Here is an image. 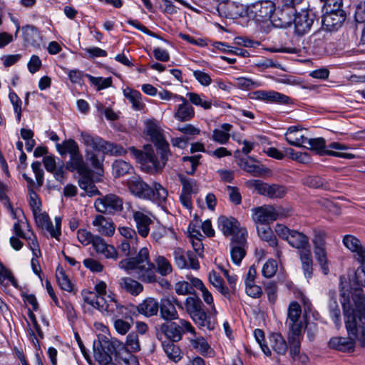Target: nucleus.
I'll return each mask as SVG.
<instances>
[{"mask_svg":"<svg viewBox=\"0 0 365 365\" xmlns=\"http://www.w3.org/2000/svg\"><path fill=\"white\" fill-rule=\"evenodd\" d=\"M341 304L345 317L346 328L349 337H333L329 345L331 348L343 352L354 350V340L361 346H365V297L361 289H356L351 294V302L345 294H341Z\"/></svg>","mask_w":365,"mask_h":365,"instance_id":"nucleus-1","label":"nucleus"},{"mask_svg":"<svg viewBox=\"0 0 365 365\" xmlns=\"http://www.w3.org/2000/svg\"><path fill=\"white\" fill-rule=\"evenodd\" d=\"M157 153L160 155V160L158 158L150 145L144 147V151L138 150L133 147L130 148L131 153L141 164L143 170L149 173L160 171L165 165L171 152L169 149V143L165 140L162 143L156 144Z\"/></svg>","mask_w":365,"mask_h":365,"instance_id":"nucleus-2","label":"nucleus"},{"mask_svg":"<svg viewBox=\"0 0 365 365\" xmlns=\"http://www.w3.org/2000/svg\"><path fill=\"white\" fill-rule=\"evenodd\" d=\"M118 266L128 273H133L143 282L153 283L156 281L155 267L150 261L149 251L147 247L141 248L135 257L121 260Z\"/></svg>","mask_w":365,"mask_h":365,"instance_id":"nucleus-3","label":"nucleus"},{"mask_svg":"<svg viewBox=\"0 0 365 365\" xmlns=\"http://www.w3.org/2000/svg\"><path fill=\"white\" fill-rule=\"evenodd\" d=\"M127 185L133 195L159 205L165 202L168 195L167 190L160 183L154 182L152 186H150L139 176L131 177L128 180Z\"/></svg>","mask_w":365,"mask_h":365,"instance_id":"nucleus-4","label":"nucleus"},{"mask_svg":"<svg viewBox=\"0 0 365 365\" xmlns=\"http://www.w3.org/2000/svg\"><path fill=\"white\" fill-rule=\"evenodd\" d=\"M56 149L63 158L67 154L69 155L70 159L66 164L68 170L78 172L83 170L85 168L83 157L80 152L78 143L74 140L70 138L63 140L61 143H57Z\"/></svg>","mask_w":365,"mask_h":365,"instance_id":"nucleus-5","label":"nucleus"},{"mask_svg":"<svg viewBox=\"0 0 365 365\" xmlns=\"http://www.w3.org/2000/svg\"><path fill=\"white\" fill-rule=\"evenodd\" d=\"M274 11L275 4L272 1L264 0L256 1L246 7L241 5L240 11L237 12L236 14L240 16L246 14L257 21H266L274 17Z\"/></svg>","mask_w":365,"mask_h":365,"instance_id":"nucleus-6","label":"nucleus"},{"mask_svg":"<svg viewBox=\"0 0 365 365\" xmlns=\"http://www.w3.org/2000/svg\"><path fill=\"white\" fill-rule=\"evenodd\" d=\"M274 231L280 238L286 240L290 246L297 249L299 252L310 248L309 237L302 232L290 230L282 224L276 225Z\"/></svg>","mask_w":365,"mask_h":365,"instance_id":"nucleus-7","label":"nucleus"},{"mask_svg":"<svg viewBox=\"0 0 365 365\" xmlns=\"http://www.w3.org/2000/svg\"><path fill=\"white\" fill-rule=\"evenodd\" d=\"M218 227L225 236L230 237V242L238 240L245 242L247 232L245 228L240 227V222L234 217L220 216L217 220Z\"/></svg>","mask_w":365,"mask_h":365,"instance_id":"nucleus-8","label":"nucleus"},{"mask_svg":"<svg viewBox=\"0 0 365 365\" xmlns=\"http://www.w3.org/2000/svg\"><path fill=\"white\" fill-rule=\"evenodd\" d=\"M94 350L107 354H114L116 359H121L130 350L125 343H123L115 338L108 339L104 336L98 344H94Z\"/></svg>","mask_w":365,"mask_h":365,"instance_id":"nucleus-9","label":"nucleus"},{"mask_svg":"<svg viewBox=\"0 0 365 365\" xmlns=\"http://www.w3.org/2000/svg\"><path fill=\"white\" fill-rule=\"evenodd\" d=\"M252 218L259 225H267L279 217H287L288 214L284 212L282 207H274L272 205H263L253 210Z\"/></svg>","mask_w":365,"mask_h":365,"instance_id":"nucleus-10","label":"nucleus"},{"mask_svg":"<svg viewBox=\"0 0 365 365\" xmlns=\"http://www.w3.org/2000/svg\"><path fill=\"white\" fill-rule=\"evenodd\" d=\"M301 313L302 309L297 302L290 303L287 313L289 327L288 339L302 336L304 324L300 319Z\"/></svg>","mask_w":365,"mask_h":365,"instance_id":"nucleus-11","label":"nucleus"},{"mask_svg":"<svg viewBox=\"0 0 365 365\" xmlns=\"http://www.w3.org/2000/svg\"><path fill=\"white\" fill-rule=\"evenodd\" d=\"M304 148L311 150L319 155H330L338 158L352 159L354 155L347 153H339L327 149L326 140L323 138H307Z\"/></svg>","mask_w":365,"mask_h":365,"instance_id":"nucleus-12","label":"nucleus"},{"mask_svg":"<svg viewBox=\"0 0 365 365\" xmlns=\"http://www.w3.org/2000/svg\"><path fill=\"white\" fill-rule=\"evenodd\" d=\"M119 232L124 237L118 246L119 250L127 257H131L136 253L138 247V240L136 232L128 227H122Z\"/></svg>","mask_w":365,"mask_h":365,"instance_id":"nucleus-13","label":"nucleus"},{"mask_svg":"<svg viewBox=\"0 0 365 365\" xmlns=\"http://www.w3.org/2000/svg\"><path fill=\"white\" fill-rule=\"evenodd\" d=\"M247 185L255 187L259 195L269 198H282L287 193L286 188L278 184H268L258 180L248 181Z\"/></svg>","mask_w":365,"mask_h":365,"instance_id":"nucleus-14","label":"nucleus"},{"mask_svg":"<svg viewBox=\"0 0 365 365\" xmlns=\"http://www.w3.org/2000/svg\"><path fill=\"white\" fill-rule=\"evenodd\" d=\"M123 200L116 195L108 194L96 200L94 206L102 213H114L123 210Z\"/></svg>","mask_w":365,"mask_h":365,"instance_id":"nucleus-15","label":"nucleus"},{"mask_svg":"<svg viewBox=\"0 0 365 365\" xmlns=\"http://www.w3.org/2000/svg\"><path fill=\"white\" fill-rule=\"evenodd\" d=\"M174 261L180 269L190 268L198 269L200 264L195 255L192 252H185L180 247H176L173 251Z\"/></svg>","mask_w":365,"mask_h":365,"instance_id":"nucleus-16","label":"nucleus"},{"mask_svg":"<svg viewBox=\"0 0 365 365\" xmlns=\"http://www.w3.org/2000/svg\"><path fill=\"white\" fill-rule=\"evenodd\" d=\"M346 14L340 9H333L327 12L322 17V29L327 31L338 30L344 22Z\"/></svg>","mask_w":365,"mask_h":365,"instance_id":"nucleus-17","label":"nucleus"},{"mask_svg":"<svg viewBox=\"0 0 365 365\" xmlns=\"http://www.w3.org/2000/svg\"><path fill=\"white\" fill-rule=\"evenodd\" d=\"M310 12L306 7L300 8V10L298 11V14L295 16L293 21L297 34L303 35L310 30L314 22V19L310 16Z\"/></svg>","mask_w":365,"mask_h":365,"instance_id":"nucleus-18","label":"nucleus"},{"mask_svg":"<svg viewBox=\"0 0 365 365\" xmlns=\"http://www.w3.org/2000/svg\"><path fill=\"white\" fill-rule=\"evenodd\" d=\"M113 294H108L107 299L96 297L88 304L101 312H106L108 314H114L119 308L118 302L114 299Z\"/></svg>","mask_w":365,"mask_h":365,"instance_id":"nucleus-19","label":"nucleus"},{"mask_svg":"<svg viewBox=\"0 0 365 365\" xmlns=\"http://www.w3.org/2000/svg\"><path fill=\"white\" fill-rule=\"evenodd\" d=\"M343 244L354 254V258L360 264L365 263V248L358 238L353 235H345L343 239Z\"/></svg>","mask_w":365,"mask_h":365,"instance_id":"nucleus-20","label":"nucleus"},{"mask_svg":"<svg viewBox=\"0 0 365 365\" xmlns=\"http://www.w3.org/2000/svg\"><path fill=\"white\" fill-rule=\"evenodd\" d=\"M298 14V11L294 9L284 6V4H281L279 6V9L277 10L275 16L273 17V21L276 22L279 21L277 24L278 26L287 27L289 26L294 21L295 16Z\"/></svg>","mask_w":365,"mask_h":365,"instance_id":"nucleus-21","label":"nucleus"},{"mask_svg":"<svg viewBox=\"0 0 365 365\" xmlns=\"http://www.w3.org/2000/svg\"><path fill=\"white\" fill-rule=\"evenodd\" d=\"M43 163L46 170L52 173L57 181L64 183L65 171L63 162L57 166L56 157L54 155H46L43 159Z\"/></svg>","mask_w":365,"mask_h":365,"instance_id":"nucleus-22","label":"nucleus"},{"mask_svg":"<svg viewBox=\"0 0 365 365\" xmlns=\"http://www.w3.org/2000/svg\"><path fill=\"white\" fill-rule=\"evenodd\" d=\"M81 140L86 147L91 148L93 151L105 153L107 141L100 136L93 135L88 132L82 131L81 133Z\"/></svg>","mask_w":365,"mask_h":365,"instance_id":"nucleus-23","label":"nucleus"},{"mask_svg":"<svg viewBox=\"0 0 365 365\" xmlns=\"http://www.w3.org/2000/svg\"><path fill=\"white\" fill-rule=\"evenodd\" d=\"M217 311L213 306L212 311L209 313L204 310L194 317L192 319L195 324L200 329L213 330L215 326V319L214 315H215Z\"/></svg>","mask_w":365,"mask_h":365,"instance_id":"nucleus-24","label":"nucleus"},{"mask_svg":"<svg viewBox=\"0 0 365 365\" xmlns=\"http://www.w3.org/2000/svg\"><path fill=\"white\" fill-rule=\"evenodd\" d=\"M133 220L135 222L138 233L142 237H146L150 232V225L153 220L149 216L141 211H135L133 213Z\"/></svg>","mask_w":365,"mask_h":365,"instance_id":"nucleus-25","label":"nucleus"},{"mask_svg":"<svg viewBox=\"0 0 365 365\" xmlns=\"http://www.w3.org/2000/svg\"><path fill=\"white\" fill-rule=\"evenodd\" d=\"M174 98L182 101V103L178 106L177 111L175 113V118L180 121H187L194 117L195 112L192 106L183 97L175 95Z\"/></svg>","mask_w":365,"mask_h":365,"instance_id":"nucleus-26","label":"nucleus"},{"mask_svg":"<svg viewBox=\"0 0 365 365\" xmlns=\"http://www.w3.org/2000/svg\"><path fill=\"white\" fill-rule=\"evenodd\" d=\"M160 303L153 297H148L137 306L139 314L146 317H150L158 314Z\"/></svg>","mask_w":365,"mask_h":365,"instance_id":"nucleus-27","label":"nucleus"},{"mask_svg":"<svg viewBox=\"0 0 365 365\" xmlns=\"http://www.w3.org/2000/svg\"><path fill=\"white\" fill-rule=\"evenodd\" d=\"M257 99L271 103H287L289 98L274 91H257L255 93Z\"/></svg>","mask_w":365,"mask_h":365,"instance_id":"nucleus-28","label":"nucleus"},{"mask_svg":"<svg viewBox=\"0 0 365 365\" xmlns=\"http://www.w3.org/2000/svg\"><path fill=\"white\" fill-rule=\"evenodd\" d=\"M161 318L167 321L178 319V314L170 298L162 299L159 308Z\"/></svg>","mask_w":365,"mask_h":365,"instance_id":"nucleus-29","label":"nucleus"},{"mask_svg":"<svg viewBox=\"0 0 365 365\" xmlns=\"http://www.w3.org/2000/svg\"><path fill=\"white\" fill-rule=\"evenodd\" d=\"M145 132L155 145L162 143L165 140L162 130L155 120H148L145 121Z\"/></svg>","mask_w":365,"mask_h":365,"instance_id":"nucleus-30","label":"nucleus"},{"mask_svg":"<svg viewBox=\"0 0 365 365\" xmlns=\"http://www.w3.org/2000/svg\"><path fill=\"white\" fill-rule=\"evenodd\" d=\"M92 224L96 227L97 231L103 235L112 236L115 232V227L112 221L103 215H97Z\"/></svg>","mask_w":365,"mask_h":365,"instance_id":"nucleus-31","label":"nucleus"},{"mask_svg":"<svg viewBox=\"0 0 365 365\" xmlns=\"http://www.w3.org/2000/svg\"><path fill=\"white\" fill-rule=\"evenodd\" d=\"M302 129L297 126H291L287 129L285 133L287 141L292 145L297 147H303L307 138L302 133Z\"/></svg>","mask_w":365,"mask_h":365,"instance_id":"nucleus-32","label":"nucleus"},{"mask_svg":"<svg viewBox=\"0 0 365 365\" xmlns=\"http://www.w3.org/2000/svg\"><path fill=\"white\" fill-rule=\"evenodd\" d=\"M247 246V239L245 237V242H240L238 240L230 242V255L233 263L240 265L242 259L246 255L245 247Z\"/></svg>","mask_w":365,"mask_h":365,"instance_id":"nucleus-33","label":"nucleus"},{"mask_svg":"<svg viewBox=\"0 0 365 365\" xmlns=\"http://www.w3.org/2000/svg\"><path fill=\"white\" fill-rule=\"evenodd\" d=\"M120 288L133 296L138 295L143 290V286L138 281L128 277H122L119 279Z\"/></svg>","mask_w":365,"mask_h":365,"instance_id":"nucleus-34","label":"nucleus"},{"mask_svg":"<svg viewBox=\"0 0 365 365\" xmlns=\"http://www.w3.org/2000/svg\"><path fill=\"white\" fill-rule=\"evenodd\" d=\"M302 336L288 339L290 349V356L294 361H297L302 365L308 362V357L305 354H300V344Z\"/></svg>","mask_w":365,"mask_h":365,"instance_id":"nucleus-35","label":"nucleus"},{"mask_svg":"<svg viewBox=\"0 0 365 365\" xmlns=\"http://www.w3.org/2000/svg\"><path fill=\"white\" fill-rule=\"evenodd\" d=\"M204 304L198 297H188L185 302L186 312L191 319L205 310Z\"/></svg>","mask_w":365,"mask_h":365,"instance_id":"nucleus-36","label":"nucleus"},{"mask_svg":"<svg viewBox=\"0 0 365 365\" xmlns=\"http://www.w3.org/2000/svg\"><path fill=\"white\" fill-rule=\"evenodd\" d=\"M302 268L306 278L309 279L313 273V259L310 248L299 252Z\"/></svg>","mask_w":365,"mask_h":365,"instance_id":"nucleus-37","label":"nucleus"},{"mask_svg":"<svg viewBox=\"0 0 365 365\" xmlns=\"http://www.w3.org/2000/svg\"><path fill=\"white\" fill-rule=\"evenodd\" d=\"M160 331L167 337L168 341H179L181 339L180 333L176 322H166L160 326Z\"/></svg>","mask_w":365,"mask_h":365,"instance_id":"nucleus-38","label":"nucleus"},{"mask_svg":"<svg viewBox=\"0 0 365 365\" xmlns=\"http://www.w3.org/2000/svg\"><path fill=\"white\" fill-rule=\"evenodd\" d=\"M24 41L29 45L37 44L41 39V35L37 28L32 25H26L21 28Z\"/></svg>","mask_w":365,"mask_h":365,"instance_id":"nucleus-39","label":"nucleus"},{"mask_svg":"<svg viewBox=\"0 0 365 365\" xmlns=\"http://www.w3.org/2000/svg\"><path fill=\"white\" fill-rule=\"evenodd\" d=\"M329 310L330 315L337 326L341 322V311L336 301V292L335 291L329 292Z\"/></svg>","mask_w":365,"mask_h":365,"instance_id":"nucleus-40","label":"nucleus"},{"mask_svg":"<svg viewBox=\"0 0 365 365\" xmlns=\"http://www.w3.org/2000/svg\"><path fill=\"white\" fill-rule=\"evenodd\" d=\"M257 230L259 237L262 240L267 242L270 246L276 247L277 245V238L269 225H257Z\"/></svg>","mask_w":365,"mask_h":365,"instance_id":"nucleus-41","label":"nucleus"},{"mask_svg":"<svg viewBox=\"0 0 365 365\" xmlns=\"http://www.w3.org/2000/svg\"><path fill=\"white\" fill-rule=\"evenodd\" d=\"M113 175L115 178L125 175L126 174H130L133 171L132 165L123 160H116L112 165Z\"/></svg>","mask_w":365,"mask_h":365,"instance_id":"nucleus-42","label":"nucleus"},{"mask_svg":"<svg viewBox=\"0 0 365 365\" xmlns=\"http://www.w3.org/2000/svg\"><path fill=\"white\" fill-rule=\"evenodd\" d=\"M272 349L279 355H284L287 351V344L280 334H273L270 336Z\"/></svg>","mask_w":365,"mask_h":365,"instance_id":"nucleus-43","label":"nucleus"},{"mask_svg":"<svg viewBox=\"0 0 365 365\" xmlns=\"http://www.w3.org/2000/svg\"><path fill=\"white\" fill-rule=\"evenodd\" d=\"M150 237L154 242L160 244L165 237L174 239L175 234L171 229H167L163 226H158L152 231Z\"/></svg>","mask_w":365,"mask_h":365,"instance_id":"nucleus-44","label":"nucleus"},{"mask_svg":"<svg viewBox=\"0 0 365 365\" xmlns=\"http://www.w3.org/2000/svg\"><path fill=\"white\" fill-rule=\"evenodd\" d=\"M123 93L125 97L132 103L134 109L140 110L143 108L144 103L142 102V95L139 91L126 88L123 91Z\"/></svg>","mask_w":365,"mask_h":365,"instance_id":"nucleus-45","label":"nucleus"},{"mask_svg":"<svg viewBox=\"0 0 365 365\" xmlns=\"http://www.w3.org/2000/svg\"><path fill=\"white\" fill-rule=\"evenodd\" d=\"M174 342L172 341H164L162 343V346L168 357L174 361H178L180 359L181 351Z\"/></svg>","mask_w":365,"mask_h":365,"instance_id":"nucleus-46","label":"nucleus"},{"mask_svg":"<svg viewBox=\"0 0 365 365\" xmlns=\"http://www.w3.org/2000/svg\"><path fill=\"white\" fill-rule=\"evenodd\" d=\"M210 282L225 297H230L228 288L224 285V281L215 272L209 273Z\"/></svg>","mask_w":365,"mask_h":365,"instance_id":"nucleus-47","label":"nucleus"},{"mask_svg":"<svg viewBox=\"0 0 365 365\" xmlns=\"http://www.w3.org/2000/svg\"><path fill=\"white\" fill-rule=\"evenodd\" d=\"M22 176L27 182V187L30 194V205L33 210L35 211L36 209H39L40 207V202L36 199V193L34 190L36 188V182L32 178L27 176L26 173H24Z\"/></svg>","mask_w":365,"mask_h":365,"instance_id":"nucleus-48","label":"nucleus"},{"mask_svg":"<svg viewBox=\"0 0 365 365\" xmlns=\"http://www.w3.org/2000/svg\"><path fill=\"white\" fill-rule=\"evenodd\" d=\"M154 261L157 267V271L162 276H166L173 272L171 264L164 256H157Z\"/></svg>","mask_w":365,"mask_h":365,"instance_id":"nucleus-49","label":"nucleus"},{"mask_svg":"<svg viewBox=\"0 0 365 365\" xmlns=\"http://www.w3.org/2000/svg\"><path fill=\"white\" fill-rule=\"evenodd\" d=\"M314 253L318 262L319 263L323 273L327 275L329 273L327 264V250L325 247H314Z\"/></svg>","mask_w":365,"mask_h":365,"instance_id":"nucleus-50","label":"nucleus"},{"mask_svg":"<svg viewBox=\"0 0 365 365\" xmlns=\"http://www.w3.org/2000/svg\"><path fill=\"white\" fill-rule=\"evenodd\" d=\"M56 276L60 287L67 292H71L73 288L72 284L61 267L57 268Z\"/></svg>","mask_w":365,"mask_h":365,"instance_id":"nucleus-51","label":"nucleus"},{"mask_svg":"<svg viewBox=\"0 0 365 365\" xmlns=\"http://www.w3.org/2000/svg\"><path fill=\"white\" fill-rule=\"evenodd\" d=\"M304 184L313 188H329L327 182L319 176H308L304 179Z\"/></svg>","mask_w":365,"mask_h":365,"instance_id":"nucleus-52","label":"nucleus"},{"mask_svg":"<svg viewBox=\"0 0 365 365\" xmlns=\"http://www.w3.org/2000/svg\"><path fill=\"white\" fill-rule=\"evenodd\" d=\"M240 166L246 172L251 173L254 176H258L262 174V169L257 165L253 164L247 159L242 158L240 160Z\"/></svg>","mask_w":365,"mask_h":365,"instance_id":"nucleus-53","label":"nucleus"},{"mask_svg":"<svg viewBox=\"0 0 365 365\" xmlns=\"http://www.w3.org/2000/svg\"><path fill=\"white\" fill-rule=\"evenodd\" d=\"M191 344L201 354H207L210 350V345L202 336L191 339Z\"/></svg>","mask_w":365,"mask_h":365,"instance_id":"nucleus-54","label":"nucleus"},{"mask_svg":"<svg viewBox=\"0 0 365 365\" xmlns=\"http://www.w3.org/2000/svg\"><path fill=\"white\" fill-rule=\"evenodd\" d=\"M9 98L13 106L14 113L16 114V120L18 122H20L22 111V101L14 91L9 93Z\"/></svg>","mask_w":365,"mask_h":365,"instance_id":"nucleus-55","label":"nucleus"},{"mask_svg":"<svg viewBox=\"0 0 365 365\" xmlns=\"http://www.w3.org/2000/svg\"><path fill=\"white\" fill-rule=\"evenodd\" d=\"M235 86L242 90H252L258 87L259 84L250 78L240 77L236 78Z\"/></svg>","mask_w":365,"mask_h":365,"instance_id":"nucleus-56","label":"nucleus"},{"mask_svg":"<svg viewBox=\"0 0 365 365\" xmlns=\"http://www.w3.org/2000/svg\"><path fill=\"white\" fill-rule=\"evenodd\" d=\"M87 77L93 85L97 86L98 90L106 88L112 84L111 78H104L102 77H94L91 75H87Z\"/></svg>","mask_w":365,"mask_h":365,"instance_id":"nucleus-57","label":"nucleus"},{"mask_svg":"<svg viewBox=\"0 0 365 365\" xmlns=\"http://www.w3.org/2000/svg\"><path fill=\"white\" fill-rule=\"evenodd\" d=\"M31 168L35 174L36 180V187H41L43 183L44 173L41 168V164L38 161H35L31 164Z\"/></svg>","mask_w":365,"mask_h":365,"instance_id":"nucleus-58","label":"nucleus"},{"mask_svg":"<svg viewBox=\"0 0 365 365\" xmlns=\"http://www.w3.org/2000/svg\"><path fill=\"white\" fill-rule=\"evenodd\" d=\"M125 344L131 351L137 352L140 350L138 334L136 332H131L127 336Z\"/></svg>","mask_w":365,"mask_h":365,"instance_id":"nucleus-59","label":"nucleus"},{"mask_svg":"<svg viewBox=\"0 0 365 365\" xmlns=\"http://www.w3.org/2000/svg\"><path fill=\"white\" fill-rule=\"evenodd\" d=\"M277 270V262L274 259L268 260L262 267V274L267 278L273 277Z\"/></svg>","mask_w":365,"mask_h":365,"instance_id":"nucleus-60","label":"nucleus"},{"mask_svg":"<svg viewBox=\"0 0 365 365\" xmlns=\"http://www.w3.org/2000/svg\"><path fill=\"white\" fill-rule=\"evenodd\" d=\"M187 96L189 97L190 102L195 106H200L204 109H210L212 106L210 101H203L197 93H187Z\"/></svg>","mask_w":365,"mask_h":365,"instance_id":"nucleus-61","label":"nucleus"},{"mask_svg":"<svg viewBox=\"0 0 365 365\" xmlns=\"http://www.w3.org/2000/svg\"><path fill=\"white\" fill-rule=\"evenodd\" d=\"M326 236L327 233L324 230H314L312 243L314 247H320L326 246Z\"/></svg>","mask_w":365,"mask_h":365,"instance_id":"nucleus-62","label":"nucleus"},{"mask_svg":"<svg viewBox=\"0 0 365 365\" xmlns=\"http://www.w3.org/2000/svg\"><path fill=\"white\" fill-rule=\"evenodd\" d=\"M177 327H178L179 332L180 333L181 337L185 333H190L195 336V330L191 323L185 319H181L176 322Z\"/></svg>","mask_w":365,"mask_h":365,"instance_id":"nucleus-63","label":"nucleus"},{"mask_svg":"<svg viewBox=\"0 0 365 365\" xmlns=\"http://www.w3.org/2000/svg\"><path fill=\"white\" fill-rule=\"evenodd\" d=\"M94 357L99 365H117L113 362V357L110 354L94 350Z\"/></svg>","mask_w":365,"mask_h":365,"instance_id":"nucleus-64","label":"nucleus"}]
</instances>
